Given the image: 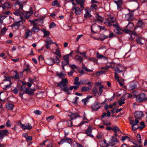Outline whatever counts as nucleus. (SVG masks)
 <instances>
[{
    "instance_id": "obj_1",
    "label": "nucleus",
    "mask_w": 147,
    "mask_h": 147,
    "mask_svg": "<svg viewBox=\"0 0 147 147\" xmlns=\"http://www.w3.org/2000/svg\"><path fill=\"white\" fill-rule=\"evenodd\" d=\"M110 68L114 69L115 73H119L121 72H124L126 70V68L120 64L116 65L114 63H110L109 65L108 66ZM123 75L124 76V73H123Z\"/></svg>"
},
{
    "instance_id": "obj_2",
    "label": "nucleus",
    "mask_w": 147,
    "mask_h": 147,
    "mask_svg": "<svg viewBox=\"0 0 147 147\" xmlns=\"http://www.w3.org/2000/svg\"><path fill=\"white\" fill-rule=\"evenodd\" d=\"M23 3L20 4V3L16 2L15 4V7L17 10L15 11L13 13L16 16H20V18L21 20H23V17L22 16L21 11H20V9H22L23 6Z\"/></svg>"
},
{
    "instance_id": "obj_3",
    "label": "nucleus",
    "mask_w": 147,
    "mask_h": 147,
    "mask_svg": "<svg viewBox=\"0 0 147 147\" xmlns=\"http://www.w3.org/2000/svg\"><path fill=\"white\" fill-rule=\"evenodd\" d=\"M146 94L144 93H141L136 97V100L137 102L141 103L147 100V98H146Z\"/></svg>"
},
{
    "instance_id": "obj_4",
    "label": "nucleus",
    "mask_w": 147,
    "mask_h": 147,
    "mask_svg": "<svg viewBox=\"0 0 147 147\" xmlns=\"http://www.w3.org/2000/svg\"><path fill=\"white\" fill-rule=\"evenodd\" d=\"M134 27L133 23L131 22H129L127 25L124 27L123 29L124 32L125 33L130 34L132 32L131 29H132Z\"/></svg>"
},
{
    "instance_id": "obj_5",
    "label": "nucleus",
    "mask_w": 147,
    "mask_h": 147,
    "mask_svg": "<svg viewBox=\"0 0 147 147\" xmlns=\"http://www.w3.org/2000/svg\"><path fill=\"white\" fill-rule=\"evenodd\" d=\"M129 121L131 125H132V129L133 130H135L138 128V126L137 127H135L139 123L138 119H136L135 120V121L133 120L132 117H130L129 118Z\"/></svg>"
},
{
    "instance_id": "obj_6",
    "label": "nucleus",
    "mask_w": 147,
    "mask_h": 147,
    "mask_svg": "<svg viewBox=\"0 0 147 147\" xmlns=\"http://www.w3.org/2000/svg\"><path fill=\"white\" fill-rule=\"evenodd\" d=\"M116 21V19L113 17H110L106 19L104 21V23L108 26H112V23H114Z\"/></svg>"
},
{
    "instance_id": "obj_7",
    "label": "nucleus",
    "mask_w": 147,
    "mask_h": 147,
    "mask_svg": "<svg viewBox=\"0 0 147 147\" xmlns=\"http://www.w3.org/2000/svg\"><path fill=\"white\" fill-rule=\"evenodd\" d=\"M33 13V11L32 9V8L30 7V10L28 11H24L22 13V15L25 19H28L31 15Z\"/></svg>"
},
{
    "instance_id": "obj_8",
    "label": "nucleus",
    "mask_w": 147,
    "mask_h": 147,
    "mask_svg": "<svg viewBox=\"0 0 147 147\" xmlns=\"http://www.w3.org/2000/svg\"><path fill=\"white\" fill-rule=\"evenodd\" d=\"M65 142L71 144L72 142V140L71 138L65 137L61 139L58 144L60 145Z\"/></svg>"
},
{
    "instance_id": "obj_9",
    "label": "nucleus",
    "mask_w": 147,
    "mask_h": 147,
    "mask_svg": "<svg viewBox=\"0 0 147 147\" xmlns=\"http://www.w3.org/2000/svg\"><path fill=\"white\" fill-rule=\"evenodd\" d=\"M68 80L67 78L63 79L60 82L57 83V86L58 87L62 88L63 87L66 86Z\"/></svg>"
},
{
    "instance_id": "obj_10",
    "label": "nucleus",
    "mask_w": 147,
    "mask_h": 147,
    "mask_svg": "<svg viewBox=\"0 0 147 147\" xmlns=\"http://www.w3.org/2000/svg\"><path fill=\"white\" fill-rule=\"evenodd\" d=\"M84 9L80 8L79 7L74 6L71 9L72 12H74L77 15L81 14L82 11Z\"/></svg>"
},
{
    "instance_id": "obj_11",
    "label": "nucleus",
    "mask_w": 147,
    "mask_h": 147,
    "mask_svg": "<svg viewBox=\"0 0 147 147\" xmlns=\"http://www.w3.org/2000/svg\"><path fill=\"white\" fill-rule=\"evenodd\" d=\"M45 42L46 43L45 47L47 49H48L50 48V46L52 44L55 43V42H53L49 37H47Z\"/></svg>"
},
{
    "instance_id": "obj_12",
    "label": "nucleus",
    "mask_w": 147,
    "mask_h": 147,
    "mask_svg": "<svg viewBox=\"0 0 147 147\" xmlns=\"http://www.w3.org/2000/svg\"><path fill=\"white\" fill-rule=\"evenodd\" d=\"M92 109L93 110L97 111L101 107L100 103L95 101L91 106Z\"/></svg>"
},
{
    "instance_id": "obj_13",
    "label": "nucleus",
    "mask_w": 147,
    "mask_h": 147,
    "mask_svg": "<svg viewBox=\"0 0 147 147\" xmlns=\"http://www.w3.org/2000/svg\"><path fill=\"white\" fill-rule=\"evenodd\" d=\"M144 114L142 111H137L134 114V117L136 119H140L143 117Z\"/></svg>"
},
{
    "instance_id": "obj_14",
    "label": "nucleus",
    "mask_w": 147,
    "mask_h": 147,
    "mask_svg": "<svg viewBox=\"0 0 147 147\" xmlns=\"http://www.w3.org/2000/svg\"><path fill=\"white\" fill-rule=\"evenodd\" d=\"M20 125L23 130L27 129L30 130L32 128V126L29 123L26 124L24 125L20 123Z\"/></svg>"
},
{
    "instance_id": "obj_15",
    "label": "nucleus",
    "mask_w": 147,
    "mask_h": 147,
    "mask_svg": "<svg viewBox=\"0 0 147 147\" xmlns=\"http://www.w3.org/2000/svg\"><path fill=\"white\" fill-rule=\"evenodd\" d=\"M134 17L133 13L132 12H129L125 15V19L128 21H131L134 19Z\"/></svg>"
},
{
    "instance_id": "obj_16",
    "label": "nucleus",
    "mask_w": 147,
    "mask_h": 147,
    "mask_svg": "<svg viewBox=\"0 0 147 147\" xmlns=\"http://www.w3.org/2000/svg\"><path fill=\"white\" fill-rule=\"evenodd\" d=\"M85 13L84 15V18H90L92 16L90 14L91 11L88 8H86L85 10Z\"/></svg>"
},
{
    "instance_id": "obj_17",
    "label": "nucleus",
    "mask_w": 147,
    "mask_h": 147,
    "mask_svg": "<svg viewBox=\"0 0 147 147\" xmlns=\"http://www.w3.org/2000/svg\"><path fill=\"white\" fill-rule=\"evenodd\" d=\"M19 21L18 22H15L11 25V27L13 28L18 30L20 26V23L22 22V21Z\"/></svg>"
},
{
    "instance_id": "obj_18",
    "label": "nucleus",
    "mask_w": 147,
    "mask_h": 147,
    "mask_svg": "<svg viewBox=\"0 0 147 147\" xmlns=\"http://www.w3.org/2000/svg\"><path fill=\"white\" fill-rule=\"evenodd\" d=\"M92 132V129L91 127H88V128L86 130L85 133L87 136L91 137H93L94 136L91 134Z\"/></svg>"
},
{
    "instance_id": "obj_19",
    "label": "nucleus",
    "mask_w": 147,
    "mask_h": 147,
    "mask_svg": "<svg viewBox=\"0 0 147 147\" xmlns=\"http://www.w3.org/2000/svg\"><path fill=\"white\" fill-rule=\"evenodd\" d=\"M118 142L117 139L113 136H112L110 141H109L110 144L111 146L116 144Z\"/></svg>"
},
{
    "instance_id": "obj_20",
    "label": "nucleus",
    "mask_w": 147,
    "mask_h": 147,
    "mask_svg": "<svg viewBox=\"0 0 147 147\" xmlns=\"http://www.w3.org/2000/svg\"><path fill=\"white\" fill-rule=\"evenodd\" d=\"M11 82L10 81L9 82V84L8 85H6V83L5 82H4L3 83L1 84V86L3 89L7 90L10 88L11 86Z\"/></svg>"
},
{
    "instance_id": "obj_21",
    "label": "nucleus",
    "mask_w": 147,
    "mask_h": 147,
    "mask_svg": "<svg viewBox=\"0 0 147 147\" xmlns=\"http://www.w3.org/2000/svg\"><path fill=\"white\" fill-rule=\"evenodd\" d=\"M73 53V52L72 51L69 54L64 56L63 57V59L65 61L69 62V59L72 57V54Z\"/></svg>"
},
{
    "instance_id": "obj_22",
    "label": "nucleus",
    "mask_w": 147,
    "mask_h": 147,
    "mask_svg": "<svg viewBox=\"0 0 147 147\" xmlns=\"http://www.w3.org/2000/svg\"><path fill=\"white\" fill-rule=\"evenodd\" d=\"M113 31L118 34H121L124 32L123 29H122L120 26L115 29Z\"/></svg>"
},
{
    "instance_id": "obj_23",
    "label": "nucleus",
    "mask_w": 147,
    "mask_h": 147,
    "mask_svg": "<svg viewBox=\"0 0 147 147\" xmlns=\"http://www.w3.org/2000/svg\"><path fill=\"white\" fill-rule=\"evenodd\" d=\"M32 33L31 31L29 29L25 30L24 36L27 39L28 37L32 36Z\"/></svg>"
},
{
    "instance_id": "obj_24",
    "label": "nucleus",
    "mask_w": 147,
    "mask_h": 147,
    "mask_svg": "<svg viewBox=\"0 0 147 147\" xmlns=\"http://www.w3.org/2000/svg\"><path fill=\"white\" fill-rule=\"evenodd\" d=\"M36 89L34 88L29 89L28 88H26L25 90V93L30 95H33L34 94V91H35Z\"/></svg>"
},
{
    "instance_id": "obj_25",
    "label": "nucleus",
    "mask_w": 147,
    "mask_h": 147,
    "mask_svg": "<svg viewBox=\"0 0 147 147\" xmlns=\"http://www.w3.org/2000/svg\"><path fill=\"white\" fill-rule=\"evenodd\" d=\"M69 116L71 118V120L74 119L76 118L80 117L79 114L78 113H71Z\"/></svg>"
},
{
    "instance_id": "obj_26",
    "label": "nucleus",
    "mask_w": 147,
    "mask_h": 147,
    "mask_svg": "<svg viewBox=\"0 0 147 147\" xmlns=\"http://www.w3.org/2000/svg\"><path fill=\"white\" fill-rule=\"evenodd\" d=\"M55 61L54 59L49 58L47 59L46 61V63L49 65H51L55 63Z\"/></svg>"
},
{
    "instance_id": "obj_27",
    "label": "nucleus",
    "mask_w": 147,
    "mask_h": 147,
    "mask_svg": "<svg viewBox=\"0 0 147 147\" xmlns=\"http://www.w3.org/2000/svg\"><path fill=\"white\" fill-rule=\"evenodd\" d=\"M76 1L78 4L80 5L81 8L82 9H84V3L85 0H76Z\"/></svg>"
},
{
    "instance_id": "obj_28",
    "label": "nucleus",
    "mask_w": 147,
    "mask_h": 147,
    "mask_svg": "<svg viewBox=\"0 0 147 147\" xmlns=\"http://www.w3.org/2000/svg\"><path fill=\"white\" fill-rule=\"evenodd\" d=\"M92 88L90 86H84L82 87L81 91L82 92H89L91 89Z\"/></svg>"
},
{
    "instance_id": "obj_29",
    "label": "nucleus",
    "mask_w": 147,
    "mask_h": 147,
    "mask_svg": "<svg viewBox=\"0 0 147 147\" xmlns=\"http://www.w3.org/2000/svg\"><path fill=\"white\" fill-rule=\"evenodd\" d=\"M136 41L138 44L142 45L144 42V40L140 37H138L136 39Z\"/></svg>"
},
{
    "instance_id": "obj_30",
    "label": "nucleus",
    "mask_w": 147,
    "mask_h": 147,
    "mask_svg": "<svg viewBox=\"0 0 147 147\" xmlns=\"http://www.w3.org/2000/svg\"><path fill=\"white\" fill-rule=\"evenodd\" d=\"M92 92L95 96H100V94H99L97 89L96 87H94L92 89Z\"/></svg>"
},
{
    "instance_id": "obj_31",
    "label": "nucleus",
    "mask_w": 147,
    "mask_h": 147,
    "mask_svg": "<svg viewBox=\"0 0 147 147\" xmlns=\"http://www.w3.org/2000/svg\"><path fill=\"white\" fill-rule=\"evenodd\" d=\"M96 18L98 21H100V22H102L104 20V18L98 13L96 14Z\"/></svg>"
},
{
    "instance_id": "obj_32",
    "label": "nucleus",
    "mask_w": 147,
    "mask_h": 147,
    "mask_svg": "<svg viewBox=\"0 0 147 147\" xmlns=\"http://www.w3.org/2000/svg\"><path fill=\"white\" fill-rule=\"evenodd\" d=\"M115 2L117 4L118 8H120L121 7V5L122 3V0H117L115 1Z\"/></svg>"
},
{
    "instance_id": "obj_33",
    "label": "nucleus",
    "mask_w": 147,
    "mask_h": 147,
    "mask_svg": "<svg viewBox=\"0 0 147 147\" xmlns=\"http://www.w3.org/2000/svg\"><path fill=\"white\" fill-rule=\"evenodd\" d=\"M6 108L9 110H12L14 105L12 104L7 103L5 104Z\"/></svg>"
},
{
    "instance_id": "obj_34",
    "label": "nucleus",
    "mask_w": 147,
    "mask_h": 147,
    "mask_svg": "<svg viewBox=\"0 0 147 147\" xmlns=\"http://www.w3.org/2000/svg\"><path fill=\"white\" fill-rule=\"evenodd\" d=\"M1 6L2 7L3 10H5L7 7L8 8H9L10 7V4L8 3H5L3 4Z\"/></svg>"
},
{
    "instance_id": "obj_35",
    "label": "nucleus",
    "mask_w": 147,
    "mask_h": 147,
    "mask_svg": "<svg viewBox=\"0 0 147 147\" xmlns=\"http://www.w3.org/2000/svg\"><path fill=\"white\" fill-rule=\"evenodd\" d=\"M75 59L76 61H79L80 63H81L83 61V58L79 55H76L75 56Z\"/></svg>"
},
{
    "instance_id": "obj_36",
    "label": "nucleus",
    "mask_w": 147,
    "mask_h": 147,
    "mask_svg": "<svg viewBox=\"0 0 147 147\" xmlns=\"http://www.w3.org/2000/svg\"><path fill=\"white\" fill-rule=\"evenodd\" d=\"M96 57L98 59L103 58L105 59L106 60H107L108 59V58L107 57L104 56L103 55L100 54L98 52L96 53Z\"/></svg>"
},
{
    "instance_id": "obj_37",
    "label": "nucleus",
    "mask_w": 147,
    "mask_h": 147,
    "mask_svg": "<svg viewBox=\"0 0 147 147\" xmlns=\"http://www.w3.org/2000/svg\"><path fill=\"white\" fill-rule=\"evenodd\" d=\"M31 31L33 32H38L40 30L39 29L37 26H33L32 28Z\"/></svg>"
},
{
    "instance_id": "obj_38",
    "label": "nucleus",
    "mask_w": 147,
    "mask_h": 147,
    "mask_svg": "<svg viewBox=\"0 0 147 147\" xmlns=\"http://www.w3.org/2000/svg\"><path fill=\"white\" fill-rule=\"evenodd\" d=\"M100 145L101 147H107L108 146V144L105 140L102 141L100 143Z\"/></svg>"
},
{
    "instance_id": "obj_39",
    "label": "nucleus",
    "mask_w": 147,
    "mask_h": 147,
    "mask_svg": "<svg viewBox=\"0 0 147 147\" xmlns=\"http://www.w3.org/2000/svg\"><path fill=\"white\" fill-rule=\"evenodd\" d=\"M137 88V85L136 84H132L130 85L129 88L130 90H133Z\"/></svg>"
},
{
    "instance_id": "obj_40",
    "label": "nucleus",
    "mask_w": 147,
    "mask_h": 147,
    "mask_svg": "<svg viewBox=\"0 0 147 147\" xmlns=\"http://www.w3.org/2000/svg\"><path fill=\"white\" fill-rule=\"evenodd\" d=\"M137 26L139 27L144 28V24L142 21H139L137 23Z\"/></svg>"
},
{
    "instance_id": "obj_41",
    "label": "nucleus",
    "mask_w": 147,
    "mask_h": 147,
    "mask_svg": "<svg viewBox=\"0 0 147 147\" xmlns=\"http://www.w3.org/2000/svg\"><path fill=\"white\" fill-rule=\"evenodd\" d=\"M0 131L2 135L4 136V137L5 136L9 134V132L7 130H2Z\"/></svg>"
},
{
    "instance_id": "obj_42",
    "label": "nucleus",
    "mask_w": 147,
    "mask_h": 147,
    "mask_svg": "<svg viewBox=\"0 0 147 147\" xmlns=\"http://www.w3.org/2000/svg\"><path fill=\"white\" fill-rule=\"evenodd\" d=\"M112 130L114 132H120L121 131L119 129V128L115 126H114L112 128Z\"/></svg>"
},
{
    "instance_id": "obj_43",
    "label": "nucleus",
    "mask_w": 147,
    "mask_h": 147,
    "mask_svg": "<svg viewBox=\"0 0 147 147\" xmlns=\"http://www.w3.org/2000/svg\"><path fill=\"white\" fill-rule=\"evenodd\" d=\"M63 88H62L61 89V91L63 90L64 92H66L68 94H69V88L66 86L63 87Z\"/></svg>"
},
{
    "instance_id": "obj_44",
    "label": "nucleus",
    "mask_w": 147,
    "mask_h": 147,
    "mask_svg": "<svg viewBox=\"0 0 147 147\" xmlns=\"http://www.w3.org/2000/svg\"><path fill=\"white\" fill-rule=\"evenodd\" d=\"M7 16L6 15H0V23H2L4 19L6 18Z\"/></svg>"
},
{
    "instance_id": "obj_45",
    "label": "nucleus",
    "mask_w": 147,
    "mask_h": 147,
    "mask_svg": "<svg viewBox=\"0 0 147 147\" xmlns=\"http://www.w3.org/2000/svg\"><path fill=\"white\" fill-rule=\"evenodd\" d=\"M137 140L139 144L141 143V139L140 135V134H138L136 136Z\"/></svg>"
},
{
    "instance_id": "obj_46",
    "label": "nucleus",
    "mask_w": 147,
    "mask_h": 147,
    "mask_svg": "<svg viewBox=\"0 0 147 147\" xmlns=\"http://www.w3.org/2000/svg\"><path fill=\"white\" fill-rule=\"evenodd\" d=\"M140 125L141 126H138V128H140V129L141 130L145 127V124L142 121L140 123Z\"/></svg>"
},
{
    "instance_id": "obj_47",
    "label": "nucleus",
    "mask_w": 147,
    "mask_h": 147,
    "mask_svg": "<svg viewBox=\"0 0 147 147\" xmlns=\"http://www.w3.org/2000/svg\"><path fill=\"white\" fill-rule=\"evenodd\" d=\"M109 65V63H107L106 66L105 67H102L101 68V69L102 70H108L109 68H110L108 66Z\"/></svg>"
},
{
    "instance_id": "obj_48",
    "label": "nucleus",
    "mask_w": 147,
    "mask_h": 147,
    "mask_svg": "<svg viewBox=\"0 0 147 147\" xmlns=\"http://www.w3.org/2000/svg\"><path fill=\"white\" fill-rule=\"evenodd\" d=\"M89 61H92L94 63H96L97 62V59L94 58H90L88 59Z\"/></svg>"
},
{
    "instance_id": "obj_49",
    "label": "nucleus",
    "mask_w": 147,
    "mask_h": 147,
    "mask_svg": "<svg viewBox=\"0 0 147 147\" xmlns=\"http://www.w3.org/2000/svg\"><path fill=\"white\" fill-rule=\"evenodd\" d=\"M97 7V5L94 4H92V5L91 6V9L94 11L96 10Z\"/></svg>"
},
{
    "instance_id": "obj_50",
    "label": "nucleus",
    "mask_w": 147,
    "mask_h": 147,
    "mask_svg": "<svg viewBox=\"0 0 147 147\" xmlns=\"http://www.w3.org/2000/svg\"><path fill=\"white\" fill-rule=\"evenodd\" d=\"M57 76L61 78H64L65 76V74L62 73H60V74H57Z\"/></svg>"
},
{
    "instance_id": "obj_51",
    "label": "nucleus",
    "mask_w": 147,
    "mask_h": 147,
    "mask_svg": "<svg viewBox=\"0 0 147 147\" xmlns=\"http://www.w3.org/2000/svg\"><path fill=\"white\" fill-rule=\"evenodd\" d=\"M124 100L121 99L119 100L118 101V103L119 106H121L123 104H124L125 103V102L124 101Z\"/></svg>"
},
{
    "instance_id": "obj_52",
    "label": "nucleus",
    "mask_w": 147,
    "mask_h": 147,
    "mask_svg": "<svg viewBox=\"0 0 147 147\" xmlns=\"http://www.w3.org/2000/svg\"><path fill=\"white\" fill-rule=\"evenodd\" d=\"M55 54L59 57H61V55L60 54L59 51L58 49L56 50V51L55 53Z\"/></svg>"
},
{
    "instance_id": "obj_53",
    "label": "nucleus",
    "mask_w": 147,
    "mask_h": 147,
    "mask_svg": "<svg viewBox=\"0 0 147 147\" xmlns=\"http://www.w3.org/2000/svg\"><path fill=\"white\" fill-rule=\"evenodd\" d=\"M103 88V86H100L98 89L99 91L98 93H99V94H100V96L102 93L103 92V90L102 89Z\"/></svg>"
},
{
    "instance_id": "obj_54",
    "label": "nucleus",
    "mask_w": 147,
    "mask_h": 147,
    "mask_svg": "<svg viewBox=\"0 0 147 147\" xmlns=\"http://www.w3.org/2000/svg\"><path fill=\"white\" fill-rule=\"evenodd\" d=\"M55 61V63H59L60 61L59 59L57 57V56H55L54 58H53Z\"/></svg>"
},
{
    "instance_id": "obj_55",
    "label": "nucleus",
    "mask_w": 147,
    "mask_h": 147,
    "mask_svg": "<svg viewBox=\"0 0 147 147\" xmlns=\"http://www.w3.org/2000/svg\"><path fill=\"white\" fill-rule=\"evenodd\" d=\"M68 126L70 127L72 126V122L70 120H68L67 121Z\"/></svg>"
},
{
    "instance_id": "obj_56",
    "label": "nucleus",
    "mask_w": 147,
    "mask_h": 147,
    "mask_svg": "<svg viewBox=\"0 0 147 147\" xmlns=\"http://www.w3.org/2000/svg\"><path fill=\"white\" fill-rule=\"evenodd\" d=\"M69 67L71 68V70L74 71V69H77V67L75 65H69Z\"/></svg>"
},
{
    "instance_id": "obj_57",
    "label": "nucleus",
    "mask_w": 147,
    "mask_h": 147,
    "mask_svg": "<svg viewBox=\"0 0 147 147\" xmlns=\"http://www.w3.org/2000/svg\"><path fill=\"white\" fill-rule=\"evenodd\" d=\"M69 62L66 61H62L61 62L62 65L65 66V65H69Z\"/></svg>"
},
{
    "instance_id": "obj_58",
    "label": "nucleus",
    "mask_w": 147,
    "mask_h": 147,
    "mask_svg": "<svg viewBox=\"0 0 147 147\" xmlns=\"http://www.w3.org/2000/svg\"><path fill=\"white\" fill-rule=\"evenodd\" d=\"M73 147H83L81 144L78 143H76L74 144Z\"/></svg>"
},
{
    "instance_id": "obj_59",
    "label": "nucleus",
    "mask_w": 147,
    "mask_h": 147,
    "mask_svg": "<svg viewBox=\"0 0 147 147\" xmlns=\"http://www.w3.org/2000/svg\"><path fill=\"white\" fill-rule=\"evenodd\" d=\"M5 125L7 127H10L11 126V123L9 120H7V122L6 123Z\"/></svg>"
},
{
    "instance_id": "obj_60",
    "label": "nucleus",
    "mask_w": 147,
    "mask_h": 147,
    "mask_svg": "<svg viewBox=\"0 0 147 147\" xmlns=\"http://www.w3.org/2000/svg\"><path fill=\"white\" fill-rule=\"evenodd\" d=\"M54 117V116H49L46 119L49 122L51 120L53 119Z\"/></svg>"
},
{
    "instance_id": "obj_61",
    "label": "nucleus",
    "mask_w": 147,
    "mask_h": 147,
    "mask_svg": "<svg viewBox=\"0 0 147 147\" xmlns=\"http://www.w3.org/2000/svg\"><path fill=\"white\" fill-rule=\"evenodd\" d=\"M78 52L81 55H82L83 56H84L85 58H87V56L86 55V52H84V53H81V52Z\"/></svg>"
},
{
    "instance_id": "obj_62",
    "label": "nucleus",
    "mask_w": 147,
    "mask_h": 147,
    "mask_svg": "<svg viewBox=\"0 0 147 147\" xmlns=\"http://www.w3.org/2000/svg\"><path fill=\"white\" fill-rule=\"evenodd\" d=\"M56 26V24L54 22H52L49 25V28H51L55 26Z\"/></svg>"
},
{
    "instance_id": "obj_63",
    "label": "nucleus",
    "mask_w": 147,
    "mask_h": 147,
    "mask_svg": "<svg viewBox=\"0 0 147 147\" xmlns=\"http://www.w3.org/2000/svg\"><path fill=\"white\" fill-rule=\"evenodd\" d=\"M115 79L117 81H119V77L118 76V74L117 73H115Z\"/></svg>"
},
{
    "instance_id": "obj_64",
    "label": "nucleus",
    "mask_w": 147,
    "mask_h": 147,
    "mask_svg": "<svg viewBox=\"0 0 147 147\" xmlns=\"http://www.w3.org/2000/svg\"><path fill=\"white\" fill-rule=\"evenodd\" d=\"M82 102L85 105H86V102H88V100L87 98H85L84 99L82 100Z\"/></svg>"
}]
</instances>
